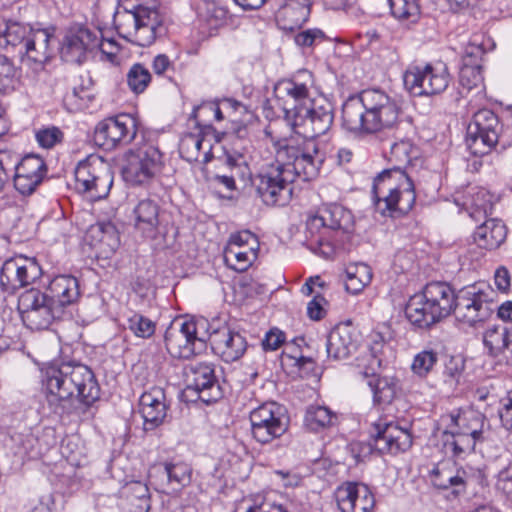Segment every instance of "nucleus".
<instances>
[{
	"label": "nucleus",
	"instance_id": "nucleus-64",
	"mask_svg": "<svg viewBox=\"0 0 512 512\" xmlns=\"http://www.w3.org/2000/svg\"><path fill=\"white\" fill-rule=\"evenodd\" d=\"M496 487L512 498V464L501 469L497 475Z\"/></svg>",
	"mask_w": 512,
	"mask_h": 512
},
{
	"label": "nucleus",
	"instance_id": "nucleus-9",
	"mask_svg": "<svg viewBox=\"0 0 512 512\" xmlns=\"http://www.w3.org/2000/svg\"><path fill=\"white\" fill-rule=\"evenodd\" d=\"M441 421L445 425L444 448L454 456L473 451L476 443L485 439L484 434L489 428L485 415L473 408L453 410L443 415Z\"/></svg>",
	"mask_w": 512,
	"mask_h": 512
},
{
	"label": "nucleus",
	"instance_id": "nucleus-37",
	"mask_svg": "<svg viewBox=\"0 0 512 512\" xmlns=\"http://www.w3.org/2000/svg\"><path fill=\"white\" fill-rule=\"evenodd\" d=\"M35 29L28 24L3 20L0 47L11 46L21 49Z\"/></svg>",
	"mask_w": 512,
	"mask_h": 512
},
{
	"label": "nucleus",
	"instance_id": "nucleus-12",
	"mask_svg": "<svg viewBox=\"0 0 512 512\" xmlns=\"http://www.w3.org/2000/svg\"><path fill=\"white\" fill-rule=\"evenodd\" d=\"M493 290L485 283L461 288L455 299L454 315L459 322L476 326L486 321L493 313Z\"/></svg>",
	"mask_w": 512,
	"mask_h": 512
},
{
	"label": "nucleus",
	"instance_id": "nucleus-6",
	"mask_svg": "<svg viewBox=\"0 0 512 512\" xmlns=\"http://www.w3.org/2000/svg\"><path fill=\"white\" fill-rule=\"evenodd\" d=\"M334 122V109L330 102L324 99H313L307 105H301L298 108H288L286 110V123L291 129L299 135L301 140L280 139L279 143L301 148L307 142L315 145L316 153L321 156V166L324 163L325 155L319 149L316 141L317 137L325 135L332 127Z\"/></svg>",
	"mask_w": 512,
	"mask_h": 512
},
{
	"label": "nucleus",
	"instance_id": "nucleus-62",
	"mask_svg": "<svg viewBox=\"0 0 512 512\" xmlns=\"http://www.w3.org/2000/svg\"><path fill=\"white\" fill-rule=\"evenodd\" d=\"M226 246H239L247 248L259 249V241L255 234L248 230L240 231L229 237Z\"/></svg>",
	"mask_w": 512,
	"mask_h": 512
},
{
	"label": "nucleus",
	"instance_id": "nucleus-57",
	"mask_svg": "<svg viewBox=\"0 0 512 512\" xmlns=\"http://www.w3.org/2000/svg\"><path fill=\"white\" fill-rule=\"evenodd\" d=\"M149 481L155 486L156 490L170 492V478L167 463L153 466L149 471Z\"/></svg>",
	"mask_w": 512,
	"mask_h": 512
},
{
	"label": "nucleus",
	"instance_id": "nucleus-17",
	"mask_svg": "<svg viewBox=\"0 0 512 512\" xmlns=\"http://www.w3.org/2000/svg\"><path fill=\"white\" fill-rule=\"evenodd\" d=\"M17 309L23 323L31 330L46 329L58 319L57 309H53L47 293L36 288L20 294Z\"/></svg>",
	"mask_w": 512,
	"mask_h": 512
},
{
	"label": "nucleus",
	"instance_id": "nucleus-15",
	"mask_svg": "<svg viewBox=\"0 0 512 512\" xmlns=\"http://www.w3.org/2000/svg\"><path fill=\"white\" fill-rule=\"evenodd\" d=\"M75 189L92 200L105 198L112 187L113 176L101 158L91 155L80 161L75 170Z\"/></svg>",
	"mask_w": 512,
	"mask_h": 512
},
{
	"label": "nucleus",
	"instance_id": "nucleus-25",
	"mask_svg": "<svg viewBox=\"0 0 512 512\" xmlns=\"http://www.w3.org/2000/svg\"><path fill=\"white\" fill-rule=\"evenodd\" d=\"M46 172V164L40 156L26 155L15 167L14 186L21 194L30 195L43 181Z\"/></svg>",
	"mask_w": 512,
	"mask_h": 512
},
{
	"label": "nucleus",
	"instance_id": "nucleus-59",
	"mask_svg": "<svg viewBox=\"0 0 512 512\" xmlns=\"http://www.w3.org/2000/svg\"><path fill=\"white\" fill-rule=\"evenodd\" d=\"M354 498L355 510L371 512L375 506V497L365 484L356 483Z\"/></svg>",
	"mask_w": 512,
	"mask_h": 512
},
{
	"label": "nucleus",
	"instance_id": "nucleus-34",
	"mask_svg": "<svg viewBox=\"0 0 512 512\" xmlns=\"http://www.w3.org/2000/svg\"><path fill=\"white\" fill-rule=\"evenodd\" d=\"M461 466L455 462L442 461L437 463L430 471V479L434 487L442 490L451 489L454 494H459Z\"/></svg>",
	"mask_w": 512,
	"mask_h": 512
},
{
	"label": "nucleus",
	"instance_id": "nucleus-10",
	"mask_svg": "<svg viewBox=\"0 0 512 512\" xmlns=\"http://www.w3.org/2000/svg\"><path fill=\"white\" fill-rule=\"evenodd\" d=\"M208 322L200 319H176L165 332V346L175 358L188 359L206 349Z\"/></svg>",
	"mask_w": 512,
	"mask_h": 512
},
{
	"label": "nucleus",
	"instance_id": "nucleus-7",
	"mask_svg": "<svg viewBox=\"0 0 512 512\" xmlns=\"http://www.w3.org/2000/svg\"><path fill=\"white\" fill-rule=\"evenodd\" d=\"M456 292L446 282H430L410 297L405 314L418 328H429L454 312Z\"/></svg>",
	"mask_w": 512,
	"mask_h": 512
},
{
	"label": "nucleus",
	"instance_id": "nucleus-55",
	"mask_svg": "<svg viewBox=\"0 0 512 512\" xmlns=\"http://www.w3.org/2000/svg\"><path fill=\"white\" fill-rule=\"evenodd\" d=\"M465 369V359L460 356H451L445 363L444 378L450 386H456L460 383Z\"/></svg>",
	"mask_w": 512,
	"mask_h": 512
},
{
	"label": "nucleus",
	"instance_id": "nucleus-52",
	"mask_svg": "<svg viewBox=\"0 0 512 512\" xmlns=\"http://www.w3.org/2000/svg\"><path fill=\"white\" fill-rule=\"evenodd\" d=\"M481 69V65L462 64L459 72V82L462 88L470 91L481 86L483 82Z\"/></svg>",
	"mask_w": 512,
	"mask_h": 512
},
{
	"label": "nucleus",
	"instance_id": "nucleus-50",
	"mask_svg": "<svg viewBox=\"0 0 512 512\" xmlns=\"http://www.w3.org/2000/svg\"><path fill=\"white\" fill-rule=\"evenodd\" d=\"M127 328L136 337L146 339L155 333L156 323L142 314L134 313L128 318Z\"/></svg>",
	"mask_w": 512,
	"mask_h": 512
},
{
	"label": "nucleus",
	"instance_id": "nucleus-19",
	"mask_svg": "<svg viewBox=\"0 0 512 512\" xmlns=\"http://www.w3.org/2000/svg\"><path fill=\"white\" fill-rule=\"evenodd\" d=\"M186 390L197 395L206 404L216 402L222 397V390L215 376L212 364L196 363L186 372Z\"/></svg>",
	"mask_w": 512,
	"mask_h": 512
},
{
	"label": "nucleus",
	"instance_id": "nucleus-18",
	"mask_svg": "<svg viewBox=\"0 0 512 512\" xmlns=\"http://www.w3.org/2000/svg\"><path fill=\"white\" fill-rule=\"evenodd\" d=\"M135 134V119L128 114H119L96 125L94 140L103 149L112 150L118 145L129 143Z\"/></svg>",
	"mask_w": 512,
	"mask_h": 512
},
{
	"label": "nucleus",
	"instance_id": "nucleus-61",
	"mask_svg": "<svg viewBox=\"0 0 512 512\" xmlns=\"http://www.w3.org/2000/svg\"><path fill=\"white\" fill-rule=\"evenodd\" d=\"M35 137L41 147L49 149L62 141L63 133L58 127L50 126L39 129Z\"/></svg>",
	"mask_w": 512,
	"mask_h": 512
},
{
	"label": "nucleus",
	"instance_id": "nucleus-58",
	"mask_svg": "<svg viewBox=\"0 0 512 512\" xmlns=\"http://www.w3.org/2000/svg\"><path fill=\"white\" fill-rule=\"evenodd\" d=\"M21 282L22 287L33 284L42 274V269L35 258L22 256Z\"/></svg>",
	"mask_w": 512,
	"mask_h": 512
},
{
	"label": "nucleus",
	"instance_id": "nucleus-13",
	"mask_svg": "<svg viewBox=\"0 0 512 512\" xmlns=\"http://www.w3.org/2000/svg\"><path fill=\"white\" fill-rule=\"evenodd\" d=\"M253 438L267 444L280 438L289 427L286 408L274 401L265 402L254 408L249 414Z\"/></svg>",
	"mask_w": 512,
	"mask_h": 512
},
{
	"label": "nucleus",
	"instance_id": "nucleus-24",
	"mask_svg": "<svg viewBox=\"0 0 512 512\" xmlns=\"http://www.w3.org/2000/svg\"><path fill=\"white\" fill-rule=\"evenodd\" d=\"M168 404L162 388L153 387L139 399V412L143 418V430L151 432L161 426L167 416Z\"/></svg>",
	"mask_w": 512,
	"mask_h": 512
},
{
	"label": "nucleus",
	"instance_id": "nucleus-41",
	"mask_svg": "<svg viewBox=\"0 0 512 512\" xmlns=\"http://www.w3.org/2000/svg\"><path fill=\"white\" fill-rule=\"evenodd\" d=\"M418 157V149L411 143L410 140H400L395 142L390 147L389 161L394 165L388 170H399L401 173H406L404 169L413 159Z\"/></svg>",
	"mask_w": 512,
	"mask_h": 512
},
{
	"label": "nucleus",
	"instance_id": "nucleus-60",
	"mask_svg": "<svg viewBox=\"0 0 512 512\" xmlns=\"http://www.w3.org/2000/svg\"><path fill=\"white\" fill-rule=\"evenodd\" d=\"M228 164L232 168V175H216L215 181L219 184L223 185L228 190L232 191L236 189L235 186V175L241 176L242 178L245 177V175L250 176L249 168L246 165H239L237 164L233 159H228Z\"/></svg>",
	"mask_w": 512,
	"mask_h": 512
},
{
	"label": "nucleus",
	"instance_id": "nucleus-47",
	"mask_svg": "<svg viewBox=\"0 0 512 512\" xmlns=\"http://www.w3.org/2000/svg\"><path fill=\"white\" fill-rule=\"evenodd\" d=\"M391 14L400 21L415 23L420 18L418 0H387Z\"/></svg>",
	"mask_w": 512,
	"mask_h": 512
},
{
	"label": "nucleus",
	"instance_id": "nucleus-33",
	"mask_svg": "<svg viewBox=\"0 0 512 512\" xmlns=\"http://www.w3.org/2000/svg\"><path fill=\"white\" fill-rule=\"evenodd\" d=\"M507 231L504 223L499 219H487L476 228L473 234L474 242L483 249L498 248L506 239Z\"/></svg>",
	"mask_w": 512,
	"mask_h": 512
},
{
	"label": "nucleus",
	"instance_id": "nucleus-44",
	"mask_svg": "<svg viewBox=\"0 0 512 512\" xmlns=\"http://www.w3.org/2000/svg\"><path fill=\"white\" fill-rule=\"evenodd\" d=\"M273 509H277L279 512H289L294 508L284 495L270 491L262 495H257L254 500V505L247 507L246 512H255L256 510L270 512Z\"/></svg>",
	"mask_w": 512,
	"mask_h": 512
},
{
	"label": "nucleus",
	"instance_id": "nucleus-48",
	"mask_svg": "<svg viewBox=\"0 0 512 512\" xmlns=\"http://www.w3.org/2000/svg\"><path fill=\"white\" fill-rule=\"evenodd\" d=\"M438 362V354L433 349H425L417 353L412 361L411 370L419 376H427Z\"/></svg>",
	"mask_w": 512,
	"mask_h": 512
},
{
	"label": "nucleus",
	"instance_id": "nucleus-29",
	"mask_svg": "<svg viewBox=\"0 0 512 512\" xmlns=\"http://www.w3.org/2000/svg\"><path fill=\"white\" fill-rule=\"evenodd\" d=\"M305 75L311 80L310 74L305 73ZM310 84H312V81H310ZM310 86L307 81L301 82L298 79L283 80L276 84L275 93L277 97L288 98L283 107L285 121L288 108H298L301 105H307L313 100L310 97Z\"/></svg>",
	"mask_w": 512,
	"mask_h": 512
},
{
	"label": "nucleus",
	"instance_id": "nucleus-21",
	"mask_svg": "<svg viewBox=\"0 0 512 512\" xmlns=\"http://www.w3.org/2000/svg\"><path fill=\"white\" fill-rule=\"evenodd\" d=\"M53 38V33L48 29L36 28L18 51L22 63L34 71L42 70L52 57Z\"/></svg>",
	"mask_w": 512,
	"mask_h": 512
},
{
	"label": "nucleus",
	"instance_id": "nucleus-28",
	"mask_svg": "<svg viewBox=\"0 0 512 512\" xmlns=\"http://www.w3.org/2000/svg\"><path fill=\"white\" fill-rule=\"evenodd\" d=\"M356 348L357 341L354 337V331L348 324L335 326L327 336L326 352L330 359H346Z\"/></svg>",
	"mask_w": 512,
	"mask_h": 512
},
{
	"label": "nucleus",
	"instance_id": "nucleus-5",
	"mask_svg": "<svg viewBox=\"0 0 512 512\" xmlns=\"http://www.w3.org/2000/svg\"><path fill=\"white\" fill-rule=\"evenodd\" d=\"M113 24L122 38L140 47L152 45L167 31L164 16L155 5L119 3Z\"/></svg>",
	"mask_w": 512,
	"mask_h": 512
},
{
	"label": "nucleus",
	"instance_id": "nucleus-22",
	"mask_svg": "<svg viewBox=\"0 0 512 512\" xmlns=\"http://www.w3.org/2000/svg\"><path fill=\"white\" fill-rule=\"evenodd\" d=\"M97 45V33L85 27L73 28L67 31L62 40L60 55L67 63L80 64Z\"/></svg>",
	"mask_w": 512,
	"mask_h": 512
},
{
	"label": "nucleus",
	"instance_id": "nucleus-31",
	"mask_svg": "<svg viewBox=\"0 0 512 512\" xmlns=\"http://www.w3.org/2000/svg\"><path fill=\"white\" fill-rule=\"evenodd\" d=\"M179 151L182 158L188 162L199 161L202 156V162L208 163L213 158L211 139L201 134L189 133L183 136Z\"/></svg>",
	"mask_w": 512,
	"mask_h": 512
},
{
	"label": "nucleus",
	"instance_id": "nucleus-54",
	"mask_svg": "<svg viewBox=\"0 0 512 512\" xmlns=\"http://www.w3.org/2000/svg\"><path fill=\"white\" fill-rule=\"evenodd\" d=\"M129 497L133 501L138 500L137 508L143 512H149L152 509L150 504V495L147 485L141 481H133L126 485Z\"/></svg>",
	"mask_w": 512,
	"mask_h": 512
},
{
	"label": "nucleus",
	"instance_id": "nucleus-63",
	"mask_svg": "<svg viewBox=\"0 0 512 512\" xmlns=\"http://www.w3.org/2000/svg\"><path fill=\"white\" fill-rule=\"evenodd\" d=\"M324 33L320 29H307L295 35L294 40L298 46L311 47L324 40Z\"/></svg>",
	"mask_w": 512,
	"mask_h": 512
},
{
	"label": "nucleus",
	"instance_id": "nucleus-53",
	"mask_svg": "<svg viewBox=\"0 0 512 512\" xmlns=\"http://www.w3.org/2000/svg\"><path fill=\"white\" fill-rule=\"evenodd\" d=\"M19 78V71L14 63L6 56L0 55V92L14 88Z\"/></svg>",
	"mask_w": 512,
	"mask_h": 512
},
{
	"label": "nucleus",
	"instance_id": "nucleus-39",
	"mask_svg": "<svg viewBox=\"0 0 512 512\" xmlns=\"http://www.w3.org/2000/svg\"><path fill=\"white\" fill-rule=\"evenodd\" d=\"M372 277V269L367 264H349L346 267V290L351 294H358L370 284Z\"/></svg>",
	"mask_w": 512,
	"mask_h": 512
},
{
	"label": "nucleus",
	"instance_id": "nucleus-11",
	"mask_svg": "<svg viewBox=\"0 0 512 512\" xmlns=\"http://www.w3.org/2000/svg\"><path fill=\"white\" fill-rule=\"evenodd\" d=\"M163 164L159 148L146 142L125 153L122 176L130 185H147L161 172Z\"/></svg>",
	"mask_w": 512,
	"mask_h": 512
},
{
	"label": "nucleus",
	"instance_id": "nucleus-43",
	"mask_svg": "<svg viewBox=\"0 0 512 512\" xmlns=\"http://www.w3.org/2000/svg\"><path fill=\"white\" fill-rule=\"evenodd\" d=\"M22 256H16L4 262L0 271V285L8 293L22 287L21 272Z\"/></svg>",
	"mask_w": 512,
	"mask_h": 512
},
{
	"label": "nucleus",
	"instance_id": "nucleus-51",
	"mask_svg": "<svg viewBox=\"0 0 512 512\" xmlns=\"http://www.w3.org/2000/svg\"><path fill=\"white\" fill-rule=\"evenodd\" d=\"M171 492L179 491L191 481V469L185 463H167Z\"/></svg>",
	"mask_w": 512,
	"mask_h": 512
},
{
	"label": "nucleus",
	"instance_id": "nucleus-35",
	"mask_svg": "<svg viewBox=\"0 0 512 512\" xmlns=\"http://www.w3.org/2000/svg\"><path fill=\"white\" fill-rule=\"evenodd\" d=\"M310 15L309 0H285L279 8L277 18L284 21L285 29H293L305 23Z\"/></svg>",
	"mask_w": 512,
	"mask_h": 512
},
{
	"label": "nucleus",
	"instance_id": "nucleus-45",
	"mask_svg": "<svg viewBox=\"0 0 512 512\" xmlns=\"http://www.w3.org/2000/svg\"><path fill=\"white\" fill-rule=\"evenodd\" d=\"M509 334L510 328L505 326L491 327L486 330L483 342L491 355L498 356L506 352Z\"/></svg>",
	"mask_w": 512,
	"mask_h": 512
},
{
	"label": "nucleus",
	"instance_id": "nucleus-36",
	"mask_svg": "<svg viewBox=\"0 0 512 512\" xmlns=\"http://www.w3.org/2000/svg\"><path fill=\"white\" fill-rule=\"evenodd\" d=\"M495 197L485 188L472 189L469 192L464 205L469 216L475 221L486 218L488 214H492Z\"/></svg>",
	"mask_w": 512,
	"mask_h": 512
},
{
	"label": "nucleus",
	"instance_id": "nucleus-14",
	"mask_svg": "<svg viewBox=\"0 0 512 512\" xmlns=\"http://www.w3.org/2000/svg\"><path fill=\"white\" fill-rule=\"evenodd\" d=\"M451 77L443 62L410 66L403 77L407 90L416 96H433L443 93Z\"/></svg>",
	"mask_w": 512,
	"mask_h": 512
},
{
	"label": "nucleus",
	"instance_id": "nucleus-16",
	"mask_svg": "<svg viewBox=\"0 0 512 512\" xmlns=\"http://www.w3.org/2000/svg\"><path fill=\"white\" fill-rule=\"evenodd\" d=\"M502 125L489 109L477 111L467 127L466 146L475 156L488 154L498 143Z\"/></svg>",
	"mask_w": 512,
	"mask_h": 512
},
{
	"label": "nucleus",
	"instance_id": "nucleus-32",
	"mask_svg": "<svg viewBox=\"0 0 512 512\" xmlns=\"http://www.w3.org/2000/svg\"><path fill=\"white\" fill-rule=\"evenodd\" d=\"M90 245L98 248L101 253H113L119 247V235L111 222H99L91 225L86 233Z\"/></svg>",
	"mask_w": 512,
	"mask_h": 512
},
{
	"label": "nucleus",
	"instance_id": "nucleus-3",
	"mask_svg": "<svg viewBox=\"0 0 512 512\" xmlns=\"http://www.w3.org/2000/svg\"><path fill=\"white\" fill-rule=\"evenodd\" d=\"M401 108L397 100L381 89H365L349 97L342 106V127L353 136H364L392 128Z\"/></svg>",
	"mask_w": 512,
	"mask_h": 512
},
{
	"label": "nucleus",
	"instance_id": "nucleus-1",
	"mask_svg": "<svg viewBox=\"0 0 512 512\" xmlns=\"http://www.w3.org/2000/svg\"><path fill=\"white\" fill-rule=\"evenodd\" d=\"M275 161L265 163L251 179L257 195L269 206H284L292 198L293 182L296 177L311 181L318 177L321 169V156L315 145L307 142L298 148L282 145L273 140Z\"/></svg>",
	"mask_w": 512,
	"mask_h": 512
},
{
	"label": "nucleus",
	"instance_id": "nucleus-27",
	"mask_svg": "<svg viewBox=\"0 0 512 512\" xmlns=\"http://www.w3.org/2000/svg\"><path fill=\"white\" fill-rule=\"evenodd\" d=\"M46 293L53 303V309H57L59 319L64 308L75 303L80 296L78 280L71 275L56 276L49 283Z\"/></svg>",
	"mask_w": 512,
	"mask_h": 512
},
{
	"label": "nucleus",
	"instance_id": "nucleus-38",
	"mask_svg": "<svg viewBox=\"0 0 512 512\" xmlns=\"http://www.w3.org/2000/svg\"><path fill=\"white\" fill-rule=\"evenodd\" d=\"M338 416L330 408L321 405H310L306 409L304 424L311 431L329 428L337 423Z\"/></svg>",
	"mask_w": 512,
	"mask_h": 512
},
{
	"label": "nucleus",
	"instance_id": "nucleus-20",
	"mask_svg": "<svg viewBox=\"0 0 512 512\" xmlns=\"http://www.w3.org/2000/svg\"><path fill=\"white\" fill-rule=\"evenodd\" d=\"M374 429L373 446L381 454L397 455L406 452L412 446V435L409 430L392 421L379 419L374 423Z\"/></svg>",
	"mask_w": 512,
	"mask_h": 512
},
{
	"label": "nucleus",
	"instance_id": "nucleus-2",
	"mask_svg": "<svg viewBox=\"0 0 512 512\" xmlns=\"http://www.w3.org/2000/svg\"><path fill=\"white\" fill-rule=\"evenodd\" d=\"M42 386L50 410L69 414L74 402L86 407L100 398V386L93 371L78 362L50 363L42 370Z\"/></svg>",
	"mask_w": 512,
	"mask_h": 512
},
{
	"label": "nucleus",
	"instance_id": "nucleus-42",
	"mask_svg": "<svg viewBox=\"0 0 512 512\" xmlns=\"http://www.w3.org/2000/svg\"><path fill=\"white\" fill-rule=\"evenodd\" d=\"M197 14L211 27H218L226 22L228 9L217 0H200L197 3Z\"/></svg>",
	"mask_w": 512,
	"mask_h": 512
},
{
	"label": "nucleus",
	"instance_id": "nucleus-26",
	"mask_svg": "<svg viewBox=\"0 0 512 512\" xmlns=\"http://www.w3.org/2000/svg\"><path fill=\"white\" fill-rule=\"evenodd\" d=\"M371 351V373L366 370L363 372V376L367 379V385L371 388L373 393L374 405L384 410L394 400L396 394V386L392 378L376 376L375 367L379 368L382 364V360L376 355V347H373Z\"/></svg>",
	"mask_w": 512,
	"mask_h": 512
},
{
	"label": "nucleus",
	"instance_id": "nucleus-4",
	"mask_svg": "<svg viewBox=\"0 0 512 512\" xmlns=\"http://www.w3.org/2000/svg\"><path fill=\"white\" fill-rule=\"evenodd\" d=\"M352 226L350 211L339 204H330L308 218L306 245L315 254L331 258Z\"/></svg>",
	"mask_w": 512,
	"mask_h": 512
},
{
	"label": "nucleus",
	"instance_id": "nucleus-23",
	"mask_svg": "<svg viewBox=\"0 0 512 512\" xmlns=\"http://www.w3.org/2000/svg\"><path fill=\"white\" fill-rule=\"evenodd\" d=\"M213 352L224 362L239 360L245 354L248 343L243 333L223 327L208 334Z\"/></svg>",
	"mask_w": 512,
	"mask_h": 512
},
{
	"label": "nucleus",
	"instance_id": "nucleus-40",
	"mask_svg": "<svg viewBox=\"0 0 512 512\" xmlns=\"http://www.w3.org/2000/svg\"><path fill=\"white\" fill-rule=\"evenodd\" d=\"M239 246H226L224 249V261L231 269L244 272L257 259L259 249L247 248Z\"/></svg>",
	"mask_w": 512,
	"mask_h": 512
},
{
	"label": "nucleus",
	"instance_id": "nucleus-8",
	"mask_svg": "<svg viewBox=\"0 0 512 512\" xmlns=\"http://www.w3.org/2000/svg\"><path fill=\"white\" fill-rule=\"evenodd\" d=\"M373 206L381 216L398 217L408 213L414 206L416 194L407 173L399 170H384L373 182Z\"/></svg>",
	"mask_w": 512,
	"mask_h": 512
},
{
	"label": "nucleus",
	"instance_id": "nucleus-56",
	"mask_svg": "<svg viewBox=\"0 0 512 512\" xmlns=\"http://www.w3.org/2000/svg\"><path fill=\"white\" fill-rule=\"evenodd\" d=\"M355 482H346L335 490V499L341 512L355 510Z\"/></svg>",
	"mask_w": 512,
	"mask_h": 512
},
{
	"label": "nucleus",
	"instance_id": "nucleus-30",
	"mask_svg": "<svg viewBox=\"0 0 512 512\" xmlns=\"http://www.w3.org/2000/svg\"><path fill=\"white\" fill-rule=\"evenodd\" d=\"M160 207L152 199H142L133 209L134 227L144 236L154 238L158 232Z\"/></svg>",
	"mask_w": 512,
	"mask_h": 512
},
{
	"label": "nucleus",
	"instance_id": "nucleus-49",
	"mask_svg": "<svg viewBox=\"0 0 512 512\" xmlns=\"http://www.w3.org/2000/svg\"><path fill=\"white\" fill-rule=\"evenodd\" d=\"M460 477L459 494L465 493L468 487H484L487 484L483 470L472 466H461Z\"/></svg>",
	"mask_w": 512,
	"mask_h": 512
},
{
	"label": "nucleus",
	"instance_id": "nucleus-46",
	"mask_svg": "<svg viewBox=\"0 0 512 512\" xmlns=\"http://www.w3.org/2000/svg\"><path fill=\"white\" fill-rule=\"evenodd\" d=\"M129 89L135 94L143 93L152 81L150 70L142 63H133L126 74Z\"/></svg>",
	"mask_w": 512,
	"mask_h": 512
}]
</instances>
